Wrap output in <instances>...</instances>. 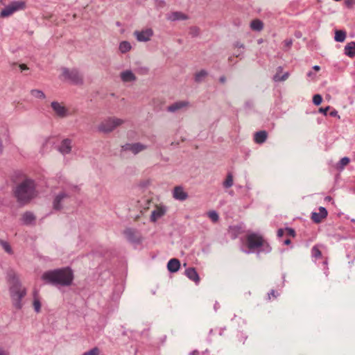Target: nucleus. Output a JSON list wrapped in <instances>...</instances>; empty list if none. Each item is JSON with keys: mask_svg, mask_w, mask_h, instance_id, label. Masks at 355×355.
I'll return each instance as SVG.
<instances>
[{"mask_svg": "<svg viewBox=\"0 0 355 355\" xmlns=\"http://www.w3.org/2000/svg\"><path fill=\"white\" fill-rule=\"evenodd\" d=\"M42 279L46 284L69 286L73 279V275L70 268H64L44 272L42 275Z\"/></svg>", "mask_w": 355, "mask_h": 355, "instance_id": "f257e3e1", "label": "nucleus"}, {"mask_svg": "<svg viewBox=\"0 0 355 355\" xmlns=\"http://www.w3.org/2000/svg\"><path fill=\"white\" fill-rule=\"evenodd\" d=\"M8 277L11 284L10 293L14 301V305L17 309H21V300L26 295V289L22 286L19 277L15 272L10 271L8 273Z\"/></svg>", "mask_w": 355, "mask_h": 355, "instance_id": "f03ea898", "label": "nucleus"}, {"mask_svg": "<svg viewBox=\"0 0 355 355\" xmlns=\"http://www.w3.org/2000/svg\"><path fill=\"white\" fill-rule=\"evenodd\" d=\"M14 193L18 202L27 203L36 196L34 181L31 179H25L16 187Z\"/></svg>", "mask_w": 355, "mask_h": 355, "instance_id": "7ed1b4c3", "label": "nucleus"}, {"mask_svg": "<svg viewBox=\"0 0 355 355\" xmlns=\"http://www.w3.org/2000/svg\"><path fill=\"white\" fill-rule=\"evenodd\" d=\"M60 78L75 85H81L83 83V76L76 69L62 68Z\"/></svg>", "mask_w": 355, "mask_h": 355, "instance_id": "20e7f679", "label": "nucleus"}, {"mask_svg": "<svg viewBox=\"0 0 355 355\" xmlns=\"http://www.w3.org/2000/svg\"><path fill=\"white\" fill-rule=\"evenodd\" d=\"M123 123L124 121L119 118H107L101 122L98 125V130L101 132L108 133L113 131L117 127L121 125Z\"/></svg>", "mask_w": 355, "mask_h": 355, "instance_id": "39448f33", "label": "nucleus"}, {"mask_svg": "<svg viewBox=\"0 0 355 355\" xmlns=\"http://www.w3.org/2000/svg\"><path fill=\"white\" fill-rule=\"evenodd\" d=\"M26 8V2L24 1H15L10 3L1 11L0 16L1 17H8L13 13L24 10Z\"/></svg>", "mask_w": 355, "mask_h": 355, "instance_id": "423d86ee", "label": "nucleus"}, {"mask_svg": "<svg viewBox=\"0 0 355 355\" xmlns=\"http://www.w3.org/2000/svg\"><path fill=\"white\" fill-rule=\"evenodd\" d=\"M51 107L54 114L60 118H65L69 115V109L64 105V103L53 101L51 103Z\"/></svg>", "mask_w": 355, "mask_h": 355, "instance_id": "0eeeda50", "label": "nucleus"}, {"mask_svg": "<svg viewBox=\"0 0 355 355\" xmlns=\"http://www.w3.org/2000/svg\"><path fill=\"white\" fill-rule=\"evenodd\" d=\"M264 244L263 237L257 234H250L247 236V245L249 249H256Z\"/></svg>", "mask_w": 355, "mask_h": 355, "instance_id": "6e6552de", "label": "nucleus"}, {"mask_svg": "<svg viewBox=\"0 0 355 355\" xmlns=\"http://www.w3.org/2000/svg\"><path fill=\"white\" fill-rule=\"evenodd\" d=\"M147 148V146L141 143H130L125 144L122 146L123 151H130L134 155H137L140 152L145 150Z\"/></svg>", "mask_w": 355, "mask_h": 355, "instance_id": "1a4fd4ad", "label": "nucleus"}, {"mask_svg": "<svg viewBox=\"0 0 355 355\" xmlns=\"http://www.w3.org/2000/svg\"><path fill=\"white\" fill-rule=\"evenodd\" d=\"M134 35L139 42H148L153 35V31L151 28H146L142 31H136Z\"/></svg>", "mask_w": 355, "mask_h": 355, "instance_id": "9d476101", "label": "nucleus"}, {"mask_svg": "<svg viewBox=\"0 0 355 355\" xmlns=\"http://www.w3.org/2000/svg\"><path fill=\"white\" fill-rule=\"evenodd\" d=\"M166 212V208L165 206L159 205H156L155 208L151 213L150 220L156 222L158 219L165 215Z\"/></svg>", "mask_w": 355, "mask_h": 355, "instance_id": "9b49d317", "label": "nucleus"}, {"mask_svg": "<svg viewBox=\"0 0 355 355\" xmlns=\"http://www.w3.org/2000/svg\"><path fill=\"white\" fill-rule=\"evenodd\" d=\"M125 237L131 242H138L140 240V235L138 231L132 228H126L123 231Z\"/></svg>", "mask_w": 355, "mask_h": 355, "instance_id": "f8f14e48", "label": "nucleus"}, {"mask_svg": "<svg viewBox=\"0 0 355 355\" xmlns=\"http://www.w3.org/2000/svg\"><path fill=\"white\" fill-rule=\"evenodd\" d=\"M173 197L178 200L184 201L187 199L188 194L183 187L177 186L173 189Z\"/></svg>", "mask_w": 355, "mask_h": 355, "instance_id": "ddd939ff", "label": "nucleus"}, {"mask_svg": "<svg viewBox=\"0 0 355 355\" xmlns=\"http://www.w3.org/2000/svg\"><path fill=\"white\" fill-rule=\"evenodd\" d=\"M327 216V211L323 207L319 208V212H313L311 214V219L315 223H320L324 218Z\"/></svg>", "mask_w": 355, "mask_h": 355, "instance_id": "4468645a", "label": "nucleus"}, {"mask_svg": "<svg viewBox=\"0 0 355 355\" xmlns=\"http://www.w3.org/2000/svg\"><path fill=\"white\" fill-rule=\"evenodd\" d=\"M189 103L188 101H178L169 105L167 108V110L171 112H175L183 108L187 107L189 106Z\"/></svg>", "mask_w": 355, "mask_h": 355, "instance_id": "2eb2a0df", "label": "nucleus"}, {"mask_svg": "<svg viewBox=\"0 0 355 355\" xmlns=\"http://www.w3.org/2000/svg\"><path fill=\"white\" fill-rule=\"evenodd\" d=\"M185 275L191 281L194 282L196 284H198L200 278L194 268H189L185 272Z\"/></svg>", "mask_w": 355, "mask_h": 355, "instance_id": "dca6fc26", "label": "nucleus"}, {"mask_svg": "<svg viewBox=\"0 0 355 355\" xmlns=\"http://www.w3.org/2000/svg\"><path fill=\"white\" fill-rule=\"evenodd\" d=\"M120 77L124 83L133 82L136 80L135 75L130 70L122 71L120 74Z\"/></svg>", "mask_w": 355, "mask_h": 355, "instance_id": "f3484780", "label": "nucleus"}, {"mask_svg": "<svg viewBox=\"0 0 355 355\" xmlns=\"http://www.w3.org/2000/svg\"><path fill=\"white\" fill-rule=\"evenodd\" d=\"M59 150L62 154H68L71 150V141L69 139H64L62 141Z\"/></svg>", "mask_w": 355, "mask_h": 355, "instance_id": "a211bd4d", "label": "nucleus"}, {"mask_svg": "<svg viewBox=\"0 0 355 355\" xmlns=\"http://www.w3.org/2000/svg\"><path fill=\"white\" fill-rule=\"evenodd\" d=\"M180 261L175 258L170 259L167 264V268L171 272H177L180 269Z\"/></svg>", "mask_w": 355, "mask_h": 355, "instance_id": "6ab92c4d", "label": "nucleus"}, {"mask_svg": "<svg viewBox=\"0 0 355 355\" xmlns=\"http://www.w3.org/2000/svg\"><path fill=\"white\" fill-rule=\"evenodd\" d=\"M268 137V133L265 130L257 132L254 136L255 143L261 144L266 141Z\"/></svg>", "mask_w": 355, "mask_h": 355, "instance_id": "aec40b11", "label": "nucleus"}, {"mask_svg": "<svg viewBox=\"0 0 355 355\" xmlns=\"http://www.w3.org/2000/svg\"><path fill=\"white\" fill-rule=\"evenodd\" d=\"M345 54L349 58L355 56V42H350L345 46Z\"/></svg>", "mask_w": 355, "mask_h": 355, "instance_id": "412c9836", "label": "nucleus"}, {"mask_svg": "<svg viewBox=\"0 0 355 355\" xmlns=\"http://www.w3.org/2000/svg\"><path fill=\"white\" fill-rule=\"evenodd\" d=\"M188 17L181 12H173L171 13L168 17V19L171 21H175V20H185L187 19Z\"/></svg>", "mask_w": 355, "mask_h": 355, "instance_id": "4be33fe9", "label": "nucleus"}, {"mask_svg": "<svg viewBox=\"0 0 355 355\" xmlns=\"http://www.w3.org/2000/svg\"><path fill=\"white\" fill-rule=\"evenodd\" d=\"M67 197H68V196L65 193H61L58 194L55 197V200L53 201V207H54V209H60L61 207H62V206L60 205L61 201L63 199H64V198H66Z\"/></svg>", "mask_w": 355, "mask_h": 355, "instance_id": "5701e85b", "label": "nucleus"}, {"mask_svg": "<svg viewBox=\"0 0 355 355\" xmlns=\"http://www.w3.org/2000/svg\"><path fill=\"white\" fill-rule=\"evenodd\" d=\"M208 73L207 71L202 69L199 71H197L194 74V80L196 83H201L205 80L207 77Z\"/></svg>", "mask_w": 355, "mask_h": 355, "instance_id": "b1692460", "label": "nucleus"}, {"mask_svg": "<svg viewBox=\"0 0 355 355\" xmlns=\"http://www.w3.org/2000/svg\"><path fill=\"white\" fill-rule=\"evenodd\" d=\"M250 28L253 31H260L263 28V22L259 19H254L250 23Z\"/></svg>", "mask_w": 355, "mask_h": 355, "instance_id": "393cba45", "label": "nucleus"}, {"mask_svg": "<svg viewBox=\"0 0 355 355\" xmlns=\"http://www.w3.org/2000/svg\"><path fill=\"white\" fill-rule=\"evenodd\" d=\"M346 32L344 31H336L335 32V40L336 42H343L345 40Z\"/></svg>", "mask_w": 355, "mask_h": 355, "instance_id": "a878e982", "label": "nucleus"}, {"mask_svg": "<svg viewBox=\"0 0 355 355\" xmlns=\"http://www.w3.org/2000/svg\"><path fill=\"white\" fill-rule=\"evenodd\" d=\"M131 44L130 42H127V41H123V42H121L119 44V51L122 53H127L128 51H129L130 49H131Z\"/></svg>", "mask_w": 355, "mask_h": 355, "instance_id": "bb28decb", "label": "nucleus"}, {"mask_svg": "<svg viewBox=\"0 0 355 355\" xmlns=\"http://www.w3.org/2000/svg\"><path fill=\"white\" fill-rule=\"evenodd\" d=\"M0 245L2 247V248L4 250V251L6 252H7L8 254H13L12 249L10 245L9 244V243H8L7 241L0 239Z\"/></svg>", "mask_w": 355, "mask_h": 355, "instance_id": "cd10ccee", "label": "nucleus"}, {"mask_svg": "<svg viewBox=\"0 0 355 355\" xmlns=\"http://www.w3.org/2000/svg\"><path fill=\"white\" fill-rule=\"evenodd\" d=\"M34 220H35V216L31 212H26L23 215V220L26 224H31Z\"/></svg>", "mask_w": 355, "mask_h": 355, "instance_id": "c85d7f7f", "label": "nucleus"}, {"mask_svg": "<svg viewBox=\"0 0 355 355\" xmlns=\"http://www.w3.org/2000/svg\"><path fill=\"white\" fill-rule=\"evenodd\" d=\"M31 95L37 98L44 99L46 98L44 92L40 89H33L31 92Z\"/></svg>", "mask_w": 355, "mask_h": 355, "instance_id": "c756f323", "label": "nucleus"}, {"mask_svg": "<svg viewBox=\"0 0 355 355\" xmlns=\"http://www.w3.org/2000/svg\"><path fill=\"white\" fill-rule=\"evenodd\" d=\"M233 182V175L231 173H229L227 175L225 180L223 182V186L229 188L232 186Z\"/></svg>", "mask_w": 355, "mask_h": 355, "instance_id": "7c9ffc66", "label": "nucleus"}, {"mask_svg": "<svg viewBox=\"0 0 355 355\" xmlns=\"http://www.w3.org/2000/svg\"><path fill=\"white\" fill-rule=\"evenodd\" d=\"M235 49H236V51L234 53V55L236 57H239L242 53L243 49H244V45L240 42H236L234 45Z\"/></svg>", "mask_w": 355, "mask_h": 355, "instance_id": "2f4dec72", "label": "nucleus"}, {"mask_svg": "<svg viewBox=\"0 0 355 355\" xmlns=\"http://www.w3.org/2000/svg\"><path fill=\"white\" fill-rule=\"evenodd\" d=\"M40 299H34L33 301V306L35 312L40 313L41 311Z\"/></svg>", "mask_w": 355, "mask_h": 355, "instance_id": "473e14b6", "label": "nucleus"}, {"mask_svg": "<svg viewBox=\"0 0 355 355\" xmlns=\"http://www.w3.org/2000/svg\"><path fill=\"white\" fill-rule=\"evenodd\" d=\"M311 254H312V256L313 257H315V259H318V258H320L321 256H322V253H321V251L320 250V249L318 248V246H313L312 248V250H311Z\"/></svg>", "mask_w": 355, "mask_h": 355, "instance_id": "72a5a7b5", "label": "nucleus"}, {"mask_svg": "<svg viewBox=\"0 0 355 355\" xmlns=\"http://www.w3.org/2000/svg\"><path fill=\"white\" fill-rule=\"evenodd\" d=\"M288 73H285L283 76H280L279 74V73H277L275 76H274V80L277 82V81H284V80H286L288 78Z\"/></svg>", "mask_w": 355, "mask_h": 355, "instance_id": "f704fd0d", "label": "nucleus"}, {"mask_svg": "<svg viewBox=\"0 0 355 355\" xmlns=\"http://www.w3.org/2000/svg\"><path fill=\"white\" fill-rule=\"evenodd\" d=\"M100 349L98 347H95L90 350L84 352L82 355H99Z\"/></svg>", "mask_w": 355, "mask_h": 355, "instance_id": "c9c22d12", "label": "nucleus"}, {"mask_svg": "<svg viewBox=\"0 0 355 355\" xmlns=\"http://www.w3.org/2000/svg\"><path fill=\"white\" fill-rule=\"evenodd\" d=\"M207 216L213 222H216L219 219L218 214L214 211H209Z\"/></svg>", "mask_w": 355, "mask_h": 355, "instance_id": "e433bc0d", "label": "nucleus"}, {"mask_svg": "<svg viewBox=\"0 0 355 355\" xmlns=\"http://www.w3.org/2000/svg\"><path fill=\"white\" fill-rule=\"evenodd\" d=\"M349 163V159L348 157H343L338 164V168L343 169Z\"/></svg>", "mask_w": 355, "mask_h": 355, "instance_id": "4c0bfd02", "label": "nucleus"}, {"mask_svg": "<svg viewBox=\"0 0 355 355\" xmlns=\"http://www.w3.org/2000/svg\"><path fill=\"white\" fill-rule=\"evenodd\" d=\"M322 101V96L320 95V94H315L313 97V103L315 105H319L321 104Z\"/></svg>", "mask_w": 355, "mask_h": 355, "instance_id": "58836bf2", "label": "nucleus"}, {"mask_svg": "<svg viewBox=\"0 0 355 355\" xmlns=\"http://www.w3.org/2000/svg\"><path fill=\"white\" fill-rule=\"evenodd\" d=\"M354 4L355 0H345V5L349 8H352Z\"/></svg>", "mask_w": 355, "mask_h": 355, "instance_id": "ea45409f", "label": "nucleus"}, {"mask_svg": "<svg viewBox=\"0 0 355 355\" xmlns=\"http://www.w3.org/2000/svg\"><path fill=\"white\" fill-rule=\"evenodd\" d=\"M286 232H287V234L293 237H294L295 236V230L291 229V228H286Z\"/></svg>", "mask_w": 355, "mask_h": 355, "instance_id": "a19ab883", "label": "nucleus"}, {"mask_svg": "<svg viewBox=\"0 0 355 355\" xmlns=\"http://www.w3.org/2000/svg\"><path fill=\"white\" fill-rule=\"evenodd\" d=\"M329 108H330L329 106H327L325 108L320 107L319 109V112L320 113H322L324 115H327V112L329 111Z\"/></svg>", "mask_w": 355, "mask_h": 355, "instance_id": "79ce46f5", "label": "nucleus"}, {"mask_svg": "<svg viewBox=\"0 0 355 355\" xmlns=\"http://www.w3.org/2000/svg\"><path fill=\"white\" fill-rule=\"evenodd\" d=\"M284 46H286V48H290V46H291L292 44V40H286L284 42Z\"/></svg>", "mask_w": 355, "mask_h": 355, "instance_id": "37998d69", "label": "nucleus"}, {"mask_svg": "<svg viewBox=\"0 0 355 355\" xmlns=\"http://www.w3.org/2000/svg\"><path fill=\"white\" fill-rule=\"evenodd\" d=\"M329 115L331 116H334V117L338 116V118H340V116L338 114V112L336 110H333L332 111H331L329 113Z\"/></svg>", "mask_w": 355, "mask_h": 355, "instance_id": "c03bdc74", "label": "nucleus"}, {"mask_svg": "<svg viewBox=\"0 0 355 355\" xmlns=\"http://www.w3.org/2000/svg\"><path fill=\"white\" fill-rule=\"evenodd\" d=\"M33 300L34 299H40V297H39V292L37 290H34L33 292Z\"/></svg>", "mask_w": 355, "mask_h": 355, "instance_id": "a18cd8bd", "label": "nucleus"}, {"mask_svg": "<svg viewBox=\"0 0 355 355\" xmlns=\"http://www.w3.org/2000/svg\"><path fill=\"white\" fill-rule=\"evenodd\" d=\"M271 296H272L274 298H276L277 296L276 292L274 290L271 291V292L268 294L269 300L271 299Z\"/></svg>", "mask_w": 355, "mask_h": 355, "instance_id": "49530a36", "label": "nucleus"}, {"mask_svg": "<svg viewBox=\"0 0 355 355\" xmlns=\"http://www.w3.org/2000/svg\"><path fill=\"white\" fill-rule=\"evenodd\" d=\"M285 231H286V230H284L283 229H279L277 231V236L279 237H282L284 234Z\"/></svg>", "mask_w": 355, "mask_h": 355, "instance_id": "de8ad7c7", "label": "nucleus"}, {"mask_svg": "<svg viewBox=\"0 0 355 355\" xmlns=\"http://www.w3.org/2000/svg\"><path fill=\"white\" fill-rule=\"evenodd\" d=\"M0 355H9V353L7 351L0 348Z\"/></svg>", "mask_w": 355, "mask_h": 355, "instance_id": "09e8293b", "label": "nucleus"}, {"mask_svg": "<svg viewBox=\"0 0 355 355\" xmlns=\"http://www.w3.org/2000/svg\"><path fill=\"white\" fill-rule=\"evenodd\" d=\"M191 31L193 32V34L195 35H197L198 34V29L197 28H192Z\"/></svg>", "mask_w": 355, "mask_h": 355, "instance_id": "8fccbe9b", "label": "nucleus"}, {"mask_svg": "<svg viewBox=\"0 0 355 355\" xmlns=\"http://www.w3.org/2000/svg\"><path fill=\"white\" fill-rule=\"evenodd\" d=\"M19 68L21 69V70H26L28 69V67L24 64H21L19 65Z\"/></svg>", "mask_w": 355, "mask_h": 355, "instance_id": "3c124183", "label": "nucleus"}, {"mask_svg": "<svg viewBox=\"0 0 355 355\" xmlns=\"http://www.w3.org/2000/svg\"><path fill=\"white\" fill-rule=\"evenodd\" d=\"M232 230L234 231V234H233V236H234V237H236V235H237V234H239V230L238 228H234V229H232Z\"/></svg>", "mask_w": 355, "mask_h": 355, "instance_id": "603ef678", "label": "nucleus"}, {"mask_svg": "<svg viewBox=\"0 0 355 355\" xmlns=\"http://www.w3.org/2000/svg\"><path fill=\"white\" fill-rule=\"evenodd\" d=\"M199 352L196 349L193 350L190 353V355H199Z\"/></svg>", "mask_w": 355, "mask_h": 355, "instance_id": "864d4df0", "label": "nucleus"}, {"mask_svg": "<svg viewBox=\"0 0 355 355\" xmlns=\"http://www.w3.org/2000/svg\"><path fill=\"white\" fill-rule=\"evenodd\" d=\"M313 69L315 71H320V67L319 66H318V65H315V66L313 67Z\"/></svg>", "mask_w": 355, "mask_h": 355, "instance_id": "5fc2aeb1", "label": "nucleus"}, {"mask_svg": "<svg viewBox=\"0 0 355 355\" xmlns=\"http://www.w3.org/2000/svg\"><path fill=\"white\" fill-rule=\"evenodd\" d=\"M284 243L285 245H289L291 243V240L288 239H286Z\"/></svg>", "mask_w": 355, "mask_h": 355, "instance_id": "6e6d98bb", "label": "nucleus"}, {"mask_svg": "<svg viewBox=\"0 0 355 355\" xmlns=\"http://www.w3.org/2000/svg\"><path fill=\"white\" fill-rule=\"evenodd\" d=\"M312 74H313V73H312V72H311V71H310V72H309V73H308V74H307V75H308V76H312Z\"/></svg>", "mask_w": 355, "mask_h": 355, "instance_id": "4d7b16f0", "label": "nucleus"}]
</instances>
